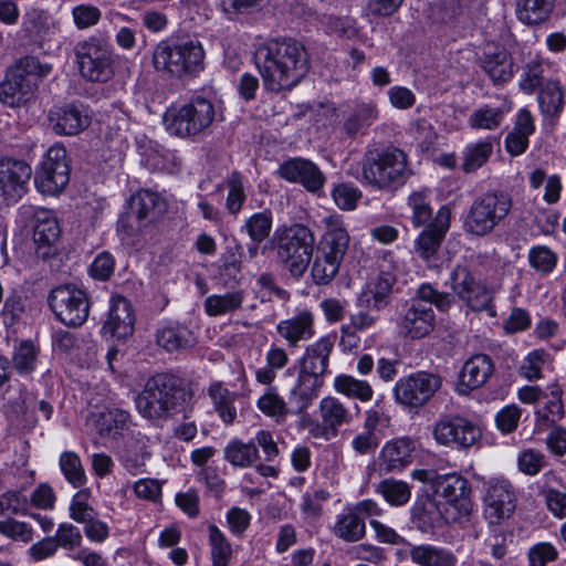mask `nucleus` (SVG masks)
Masks as SVG:
<instances>
[{
	"label": "nucleus",
	"instance_id": "nucleus-1",
	"mask_svg": "<svg viewBox=\"0 0 566 566\" xmlns=\"http://www.w3.org/2000/svg\"><path fill=\"white\" fill-rule=\"evenodd\" d=\"M254 62L264 87L275 93L293 88L310 70L305 46L292 38L266 41L256 49Z\"/></svg>",
	"mask_w": 566,
	"mask_h": 566
},
{
	"label": "nucleus",
	"instance_id": "nucleus-2",
	"mask_svg": "<svg viewBox=\"0 0 566 566\" xmlns=\"http://www.w3.org/2000/svg\"><path fill=\"white\" fill-rule=\"evenodd\" d=\"M336 335H326L305 347L297 360V377L289 392L293 413H303L318 397L328 373Z\"/></svg>",
	"mask_w": 566,
	"mask_h": 566
},
{
	"label": "nucleus",
	"instance_id": "nucleus-3",
	"mask_svg": "<svg viewBox=\"0 0 566 566\" xmlns=\"http://www.w3.org/2000/svg\"><path fill=\"white\" fill-rule=\"evenodd\" d=\"M192 397V391L185 386L181 378L160 373L147 379L134 401L143 418L159 421L185 411Z\"/></svg>",
	"mask_w": 566,
	"mask_h": 566
},
{
	"label": "nucleus",
	"instance_id": "nucleus-4",
	"mask_svg": "<svg viewBox=\"0 0 566 566\" xmlns=\"http://www.w3.org/2000/svg\"><path fill=\"white\" fill-rule=\"evenodd\" d=\"M360 165L361 182L382 192L402 188L413 174L408 155L392 146L367 150Z\"/></svg>",
	"mask_w": 566,
	"mask_h": 566
},
{
	"label": "nucleus",
	"instance_id": "nucleus-5",
	"mask_svg": "<svg viewBox=\"0 0 566 566\" xmlns=\"http://www.w3.org/2000/svg\"><path fill=\"white\" fill-rule=\"evenodd\" d=\"M272 248L277 262L294 277H301L313 258L315 234L302 223L280 226L275 229Z\"/></svg>",
	"mask_w": 566,
	"mask_h": 566
},
{
	"label": "nucleus",
	"instance_id": "nucleus-6",
	"mask_svg": "<svg viewBox=\"0 0 566 566\" xmlns=\"http://www.w3.org/2000/svg\"><path fill=\"white\" fill-rule=\"evenodd\" d=\"M512 208L510 193L489 190L472 201L463 220V230L476 238L486 237L505 221Z\"/></svg>",
	"mask_w": 566,
	"mask_h": 566
},
{
	"label": "nucleus",
	"instance_id": "nucleus-7",
	"mask_svg": "<svg viewBox=\"0 0 566 566\" xmlns=\"http://www.w3.org/2000/svg\"><path fill=\"white\" fill-rule=\"evenodd\" d=\"M203 59L202 45L192 40H163L153 53L154 67L178 78L200 72Z\"/></svg>",
	"mask_w": 566,
	"mask_h": 566
},
{
	"label": "nucleus",
	"instance_id": "nucleus-8",
	"mask_svg": "<svg viewBox=\"0 0 566 566\" xmlns=\"http://www.w3.org/2000/svg\"><path fill=\"white\" fill-rule=\"evenodd\" d=\"M216 115L213 103L196 95L182 105L169 107L164 114V124L171 135L195 138L210 129Z\"/></svg>",
	"mask_w": 566,
	"mask_h": 566
},
{
	"label": "nucleus",
	"instance_id": "nucleus-9",
	"mask_svg": "<svg viewBox=\"0 0 566 566\" xmlns=\"http://www.w3.org/2000/svg\"><path fill=\"white\" fill-rule=\"evenodd\" d=\"M78 71L90 82L106 83L114 76V53L106 42L91 36L74 48Z\"/></svg>",
	"mask_w": 566,
	"mask_h": 566
},
{
	"label": "nucleus",
	"instance_id": "nucleus-10",
	"mask_svg": "<svg viewBox=\"0 0 566 566\" xmlns=\"http://www.w3.org/2000/svg\"><path fill=\"white\" fill-rule=\"evenodd\" d=\"M70 160L65 147L52 145L44 154L34 171V185L45 196H57L70 181Z\"/></svg>",
	"mask_w": 566,
	"mask_h": 566
},
{
	"label": "nucleus",
	"instance_id": "nucleus-11",
	"mask_svg": "<svg viewBox=\"0 0 566 566\" xmlns=\"http://www.w3.org/2000/svg\"><path fill=\"white\" fill-rule=\"evenodd\" d=\"M432 437L437 444L461 451L473 447L481 439L482 431L473 421L447 413L433 423Z\"/></svg>",
	"mask_w": 566,
	"mask_h": 566
},
{
	"label": "nucleus",
	"instance_id": "nucleus-12",
	"mask_svg": "<svg viewBox=\"0 0 566 566\" xmlns=\"http://www.w3.org/2000/svg\"><path fill=\"white\" fill-rule=\"evenodd\" d=\"M442 379L440 376L417 371L401 377L394 387L395 401L408 409L423 407L441 388Z\"/></svg>",
	"mask_w": 566,
	"mask_h": 566
},
{
	"label": "nucleus",
	"instance_id": "nucleus-13",
	"mask_svg": "<svg viewBox=\"0 0 566 566\" xmlns=\"http://www.w3.org/2000/svg\"><path fill=\"white\" fill-rule=\"evenodd\" d=\"M32 175V167L24 159L1 157L0 206L10 207L18 203L27 195Z\"/></svg>",
	"mask_w": 566,
	"mask_h": 566
},
{
	"label": "nucleus",
	"instance_id": "nucleus-14",
	"mask_svg": "<svg viewBox=\"0 0 566 566\" xmlns=\"http://www.w3.org/2000/svg\"><path fill=\"white\" fill-rule=\"evenodd\" d=\"M49 305L55 316L66 326L78 327L88 317L87 295L73 285H62L52 290Z\"/></svg>",
	"mask_w": 566,
	"mask_h": 566
},
{
	"label": "nucleus",
	"instance_id": "nucleus-15",
	"mask_svg": "<svg viewBox=\"0 0 566 566\" xmlns=\"http://www.w3.org/2000/svg\"><path fill=\"white\" fill-rule=\"evenodd\" d=\"M516 491L505 478H490L484 483V517L490 524L496 525L510 518L516 509Z\"/></svg>",
	"mask_w": 566,
	"mask_h": 566
},
{
	"label": "nucleus",
	"instance_id": "nucleus-16",
	"mask_svg": "<svg viewBox=\"0 0 566 566\" xmlns=\"http://www.w3.org/2000/svg\"><path fill=\"white\" fill-rule=\"evenodd\" d=\"M431 489L434 497L442 499L444 502L441 504L449 507L458 521L471 513V485L461 474H436L431 480Z\"/></svg>",
	"mask_w": 566,
	"mask_h": 566
},
{
	"label": "nucleus",
	"instance_id": "nucleus-17",
	"mask_svg": "<svg viewBox=\"0 0 566 566\" xmlns=\"http://www.w3.org/2000/svg\"><path fill=\"white\" fill-rule=\"evenodd\" d=\"M453 293L473 311L484 310L491 302L490 291L478 281L467 265L458 264L450 273Z\"/></svg>",
	"mask_w": 566,
	"mask_h": 566
},
{
	"label": "nucleus",
	"instance_id": "nucleus-18",
	"mask_svg": "<svg viewBox=\"0 0 566 566\" xmlns=\"http://www.w3.org/2000/svg\"><path fill=\"white\" fill-rule=\"evenodd\" d=\"M411 522L421 532H431L444 524L458 522L449 507L430 494L418 495L411 507Z\"/></svg>",
	"mask_w": 566,
	"mask_h": 566
},
{
	"label": "nucleus",
	"instance_id": "nucleus-19",
	"mask_svg": "<svg viewBox=\"0 0 566 566\" xmlns=\"http://www.w3.org/2000/svg\"><path fill=\"white\" fill-rule=\"evenodd\" d=\"M88 494L77 492L70 503V517L76 523L83 524L86 538L93 543H104L109 536V526L99 518L98 512L88 504Z\"/></svg>",
	"mask_w": 566,
	"mask_h": 566
},
{
	"label": "nucleus",
	"instance_id": "nucleus-20",
	"mask_svg": "<svg viewBox=\"0 0 566 566\" xmlns=\"http://www.w3.org/2000/svg\"><path fill=\"white\" fill-rule=\"evenodd\" d=\"M479 65L494 86H502L510 82L515 73L514 61L510 52L494 44L484 46L479 57Z\"/></svg>",
	"mask_w": 566,
	"mask_h": 566
},
{
	"label": "nucleus",
	"instance_id": "nucleus-21",
	"mask_svg": "<svg viewBox=\"0 0 566 566\" xmlns=\"http://www.w3.org/2000/svg\"><path fill=\"white\" fill-rule=\"evenodd\" d=\"M53 130L62 136H75L91 124L88 107L82 103H70L50 112Z\"/></svg>",
	"mask_w": 566,
	"mask_h": 566
},
{
	"label": "nucleus",
	"instance_id": "nucleus-22",
	"mask_svg": "<svg viewBox=\"0 0 566 566\" xmlns=\"http://www.w3.org/2000/svg\"><path fill=\"white\" fill-rule=\"evenodd\" d=\"M398 325L405 336L412 339L422 338L433 329V310L428 304L410 301L406 303L399 316Z\"/></svg>",
	"mask_w": 566,
	"mask_h": 566
},
{
	"label": "nucleus",
	"instance_id": "nucleus-23",
	"mask_svg": "<svg viewBox=\"0 0 566 566\" xmlns=\"http://www.w3.org/2000/svg\"><path fill=\"white\" fill-rule=\"evenodd\" d=\"M277 174L281 178L301 184L307 191L317 192L325 184L321 169L311 160L292 158L280 165Z\"/></svg>",
	"mask_w": 566,
	"mask_h": 566
},
{
	"label": "nucleus",
	"instance_id": "nucleus-24",
	"mask_svg": "<svg viewBox=\"0 0 566 566\" xmlns=\"http://www.w3.org/2000/svg\"><path fill=\"white\" fill-rule=\"evenodd\" d=\"M135 313L130 302L120 294H114L109 300L107 319L103 331L117 339H125L133 335Z\"/></svg>",
	"mask_w": 566,
	"mask_h": 566
},
{
	"label": "nucleus",
	"instance_id": "nucleus-25",
	"mask_svg": "<svg viewBox=\"0 0 566 566\" xmlns=\"http://www.w3.org/2000/svg\"><path fill=\"white\" fill-rule=\"evenodd\" d=\"M61 228L54 211L38 209L33 214V239L36 244L35 253L41 258H48L51 249L59 241Z\"/></svg>",
	"mask_w": 566,
	"mask_h": 566
},
{
	"label": "nucleus",
	"instance_id": "nucleus-26",
	"mask_svg": "<svg viewBox=\"0 0 566 566\" xmlns=\"http://www.w3.org/2000/svg\"><path fill=\"white\" fill-rule=\"evenodd\" d=\"M276 333L286 342L289 348H297L300 343L308 342L315 335L314 314L302 310L276 324Z\"/></svg>",
	"mask_w": 566,
	"mask_h": 566
},
{
	"label": "nucleus",
	"instance_id": "nucleus-27",
	"mask_svg": "<svg viewBox=\"0 0 566 566\" xmlns=\"http://www.w3.org/2000/svg\"><path fill=\"white\" fill-rule=\"evenodd\" d=\"M416 443L409 437L387 441L379 454V464L386 473L401 472L413 460Z\"/></svg>",
	"mask_w": 566,
	"mask_h": 566
},
{
	"label": "nucleus",
	"instance_id": "nucleus-28",
	"mask_svg": "<svg viewBox=\"0 0 566 566\" xmlns=\"http://www.w3.org/2000/svg\"><path fill=\"white\" fill-rule=\"evenodd\" d=\"M322 223L325 231L317 251L343 261L349 245V234L342 216H326L322 219Z\"/></svg>",
	"mask_w": 566,
	"mask_h": 566
},
{
	"label": "nucleus",
	"instance_id": "nucleus-29",
	"mask_svg": "<svg viewBox=\"0 0 566 566\" xmlns=\"http://www.w3.org/2000/svg\"><path fill=\"white\" fill-rule=\"evenodd\" d=\"M397 282L394 271L379 270V273L371 279L358 298L359 306H369L380 312L390 303L392 287Z\"/></svg>",
	"mask_w": 566,
	"mask_h": 566
},
{
	"label": "nucleus",
	"instance_id": "nucleus-30",
	"mask_svg": "<svg viewBox=\"0 0 566 566\" xmlns=\"http://www.w3.org/2000/svg\"><path fill=\"white\" fill-rule=\"evenodd\" d=\"M494 373V365L486 354H476L470 357L460 373L459 391L467 394L484 386Z\"/></svg>",
	"mask_w": 566,
	"mask_h": 566
},
{
	"label": "nucleus",
	"instance_id": "nucleus-31",
	"mask_svg": "<svg viewBox=\"0 0 566 566\" xmlns=\"http://www.w3.org/2000/svg\"><path fill=\"white\" fill-rule=\"evenodd\" d=\"M318 415L322 430L327 437L337 436L340 427L347 426L353 421V416L346 405L333 396L321 399Z\"/></svg>",
	"mask_w": 566,
	"mask_h": 566
},
{
	"label": "nucleus",
	"instance_id": "nucleus-32",
	"mask_svg": "<svg viewBox=\"0 0 566 566\" xmlns=\"http://www.w3.org/2000/svg\"><path fill=\"white\" fill-rule=\"evenodd\" d=\"M448 229L449 218L446 213L439 211L434 221L416 240V253L427 261L433 258L438 253Z\"/></svg>",
	"mask_w": 566,
	"mask_h": 566
},
{
	"label": "nucleus",
	"instance_id": "nucleus-33",
	"mask_svg": "<svg viewBox=\"0 0 566 566\" xmlns=\"http://www.w3.org/2000/svg\"><path fill=\"white\" fill-rule=\"evenodd\" d=\"M34 91L33 83L23 82L21 75L9 71L0 83V103L11 108L21 107L32 98Z\"/></svg>",
	"mask_w": 566,
	"mask_h": 566
},
{
	"label": "nucleus",
	"instance_id": "nucleus-34",
	"mask_svg": "<svg viewBox=\"0 0 566 566\" xmlns=\"http://www.w3.org/2000/svg\"><path fill=\"white\" fill-rule=\"evenodd\" d=\"M148 438L138 433L129 438L118 453V460L132 474L143 472L146 461L150 457L148 451Z\"/></svg>",
	"mask_w": 566,
	"mask_h": 566
},
{
	"label": "nucleus",
	"instance_id": "nucleus-35",
	"mask_svg": "<svg viewBox=\"0 0 566 566\" xmlns=\"http://www.w3.org/2000/svg\"><path fill=\"white\" fill-rule=\"evenodd\" d=\"M379 111L373 102H361L355 105L343 123V129L349 138L365 135L368 128L378 119Z\"/></svg>",
	"mask_w": 566,
	"mask_h": 566
},
{
	"label": "nucleus",
	"instance_id": "nucleus-36",
	"mask_svg": "<svg viewBox=\"0 0 566 566\" xmlns=\"http://www.w3.org/2000/svg\"><path fill=\"white\" fill-rule=\"evenodd\" d=\"M166 210L165 200L151 190H140L130 198L129 218L137 221L154 220Z\"/></svg>",
	"mask_w": 566,
	"mask_h": 566
},
{
	"label": "nucleus",
	"instance_id": "nucleus-37",
	"mask_svg": "<svg viewBox=\"0 0 566 566\" xmlns=\"http://www.w3.org/2000/svg\"><path fill=\"white\" fill-rule=\"evenodd\" d=\"M242 247L235 244L229 248L221 258V265L219 266L217 279L220 284L226 289H232L240 282L242 271Z\"/></svg>",
	"mask_w": 566,
	"mask_h": 566
},
{
	"label": "nucleus",
	"instance_id": "nucleus-38",
	"mask_svg": "<svg viewBox=\"0 0 566 566\" xmlns=\"http://www.w3.org/2000/svg\"><path fill=\"white\" fill-rule=\"evenodd\" d=\"M556 0H517L516 13L521 22L535 25L546 22Z\"/></svg>",
	"mask_w": 566,
	"mask_h": 566
},
{
	"label": "nucleus",
	"instance_id": "nucleus-39",
	"mask_svg": "<svg viewBox=\"0 0 566 566\" xmlns=\"http://www.w3.org/2000/svg\"><path fill=\"white\" fill-rule=\"evenodd\" d=\"M333 387L337 394L361 402H368L374 397V389L367 380L357 379L347 374L337 375Z\"/></svg>",
	"mask_w": 566,
	"mask_h": 566
},
{
	"label": "nucleus",
	"instance_id": "nucleus-40",
	"mask_svg": "<svg viewBox=\"0 0 566 566\" xmlns=\"http://www.w3.org/2000/svg\"><path fill=\"white\" fill-rule=\"evenodd\" d=\"M243 300L244 293L241 290L227 292L224 294H212L205 300L203 307L209 316H222L240 310Z\"/></svg>",
	"mask_w": 566,
	"mask_h": 566
},
{
	"label": "nucleus",
	"instance_id": "nucleus-41",
	"mask_svg": "<svg viewBox=\"0 0 566 566\" xmlns=\"http://www.w3.org/2000/svg\"><path fill=\"white\" fill-rule=\"evenodd\" d=\"M208 394L220 419L226 424L233 423L237 418V408L234 407L237 394L231 392L221 382L211 384Z\"/></svg>",
	"mask_w": 566,
	"mask_h": 566
},
{
	"label": "nucleus",
	"instance_id": "nucleus-42",
	"mask_svg": "<svg viewBox=\"0 0 566 566\" xmlns=\"http://www.w3.org/2000/svg\"><path fill=\"white\" fill-rule=\"evenodd\" d=\"M538 106L545 117L557 118L564 107V93L557 81H547L538 91Z\"/></svg>",
	"mask_w": 566,
	"mask_h": 566
},
{
	"label": "nucleus",
	"instance_id": "nucleus-43",
	"mask_svg": "<svg viewBox=\"0 0 566 566\" xmlns=\"http://www.w3.org/2000/svg\"><path fill=\"white\" fill-rule=\"evenodd\" d=\"M410 558L420 566H455L457 557L449 551L431 545L413 546Z\"/></svg>",
	"mask_w": 566,
	"mask_h": 566
},
{
	"label": "nucleus",
	"instance_id": "nucleus-44",
	"mask_svg": "<svg viewBox=\"0 0 566 566\" xmlns=\"http://www.w3.org/2000/svg\"><path fill=\"white\" fill-rule=\"evenodd\" d=\"M224 459L233 467L249 468L259 459V450L254 441L243 442L240 439L231 440L224 448Z\"/></svg>",
	"mask_w": 566,
	"mask_h": 566
},
{
	"label": "nucleus",
	"instance_id": "nucleus-45",
	"mask_svg": "<svg viewBox=\"0 0 566 566\" xmlns=\"http://www.w3.org/2000/svg\"><path fill=\"white\" fill-rule=\"evenodd\" d=\"M256 407L262 413L274 419L277 423L285 421L287 415H294L293 410L295 409L292 405L290 408L273 387H269L258 399Z\"/></svg>",
	"mask_w": 566,
	"mask_h": 566
},
{
	"label": "nucleus",
	"instance_id": "nucleus-46",
	"mask_svg": "<svg viewBox=\"0 0 566 566\" xmlns=\"http://www.w3.org/2000/svg\"><path fill=\"white\" fill-rule=\"evenodd\" d=\"M156 340L168 352L186 349L192 345L191 332L181 325L165 326L158 329Z\"/></svg>",
	"mask_w": 566,
	"mask_h": 566
},
{
	"label": "nucleus",
	"instance_id": "nucleus-47",
	"mask_svg": "<svg viewBox=\"0 0 566 566\" xmlns=\"http://www.w3.org/2000/svg\"><path fill=\"white\" fill-rule=\"evenodd\" d=\"M375 492L384 497L391 506H402L407 504L411 497L410 485L394 478L381 480L375 485Z\"/></svg>",
	"mask_w": 566,
	"mask_h": 566
},
{
	"label": "nucleus",
	"instance_id": "nucleus-48",
	"mask_svg": "<svg viewBox=\"0 0 566 566\" xmlns=\"http://www.w3.org/2000/svg\"><path fill=\"white\" fill-rule=\"evenodd\" d=\"M493 153V143L490 138L469 144L463 150L462 170L471 174L481 168Z\"/></svg>",
	"mask_w": 566,
	"mask_h": 566
},
{
	"label": "nucleus",
	"instance_id": "nucleus-49",
	"mask_svg": "<svg viewBox=\"0 0 566 566\" xmlns=\"http://www.w3.org/2000/svg\"><path fill=\"white\" fill-rule=\"evenodd\" d=\"M365 522L357 511L339 515L334 527L335 534L347 542L359 541L365 535Z\"/></svg>",
	"mask_w": 566,
	"mask_h": 566
},
{
	"label": "nucleus",
	"instance_id": "nucleus-50",
	"mask_svg": "<svg viewBox=\"0 0 566 566\" xmlns=\"http://www.w3.org/2000/svg\"><path fill=\"white\" fill-rule=\"evenodd\" d=\"M208 531L213 566H228L232 557L230 542L217 525H209Z\"/></svg>",
	"mask_w": 566,
	"mask_h": 566
},
{
	"label": "nucleus",
	"instance_id": "nucleus-51",
	"mask_svg": "<svg viewBox=\"0 0 566 566\" xmlns=\"http://www.w3.org/2000/svg\"><path fill=\"white\" fill-rule=\"evenodd\" d=\"M342 260L317 251L312 265L313 281L318 285L328 284L338 273Z\"/></svg>",
	"mask_w": 566,
	"mask_h": 566
},
{
	"label": "nucleus",
	"instance_id": "nucleus-52",
	"mask_svg": "<svg viewBox=\"0 0 566 566\" xmlns=\"http://www.w3.org/2000/svg\"><path fill=\"white\" fill-rule=\"evenodd\" d=\"M224 185L228 189L226 208L230 214L237 216L247 200L243 178L240 172L232 171L227 176Z\"/></svg>",
	"mask_w": 566,
	"mask_h": 566
},
{
	"label": "nucleus",
	"instance_id": "nucleus-53",
	"mask_svg": "<svg viewBox=\"0 0 566 566\" xmlns=\"http://www.w3.org/2000/svg\"><path fill=\"white\" fill-rule=\"evenodd\" d=\"M546 66L547 64L538 57L526 62L521 74L520 88L526 94H532L537 88L539 90L544 85L543 74Z\"/></svg>",
	"mask_w": 566,
	"mask_h": 566
},
{
	"label": "nucleus",
	"instance_id": "nucleus-54",
	"mask_svg": "<svg viewBox=\"0 0 566 566\" xmlns=\"http://www.w3.org/2000/svg\"><path fill=\"white\" fill-rule=\"evenodd\" d=\"M51 71L49 65H41L34 56H24L20 59L10 70L14 75H21L23 82L30 81L36 88L40 78L46 76Z\"/></svg>",
	"mask_w": 566,
	"mask_h": 566
},
{
	"label": "nucleus",
	"instance_id": "nucleus-55",
	"mask_svg": "<svg viewBox=\"0 0 566 566\" xmlns=\"http://www.w3.org/2000/svg\"><path fill=\"white\" fill-rule=\"evenodd\" d=\"M129 424L130 413L124 409L113 408L101 415L98 420V430L103 436H111L118 431L128 429Z\"/></svg>",
	"mask_w": 566,
	"mask_h": 566
},
{
	"label": "nucleus",
	"instance_id": "nucleus-56",
	"mask_svg": "<svg viewBox=\"0 0 566 566\" xmlns=\"http://www.w3.org/2000/svg\"><path fill=\"white\" fill-rule=\"evenodd\" d=\"M60 468L67 482L74 488H80L86 482L84 468L75 452H63L60 455Z\"/></svg>",
	"mask_w": 566,
	"mask_h": 566
},
{
	"label": "nucleus",
	"instance_id": "nucleus-57",
	"mask_svg": "<svg viewBox=\"0 0 566 566\" xmlns=\"http://www.w3.org/2000/svg\"><path fill=\"white\" fill-rule=\"evenodd\" d=\"M272 229V216L269 211L255 212L249 217L241 230L244 231L250 240L264 241Z\"/></svg>",
	"mask_w": 566,
	"mask_h": 566
},
{
	"label": "nucleus",
	"instance_id": "nucleus-58",
	"mask_svg": "<svg viewBox=\"0 0 566 566\" xmlns=\"http://www.w3.org/2000/svg\"><path fill=\"white\" fill-rule=\"evenodd\" d=\"M502 120L503 111L501 108L484 105L473 112L469 124L476 129H494L500 126Z\"/></svg>",
	"mask_w": 566,
	"mask_h": 566
},
{
	"label": "nucleus",
	"instance_id": "nucleus-59",
	"mask_svg": "<svg viewBox=\"0 0 566 566\" xmlns=\"http://www.w3.org/2000/svg\"><path fill=\"white\" fill-rule=\"evenodd\" d=\"M38 350L32 342L24 340L15 349L13 355L14 369L20 375H27L34 370Z\"/></svg>",
	"mask_w": 566,
	"mask_h": 566
},
{
	"label": "nucleus",
	"instance_id": "nucleus-60",
	"mask_svg": "<svg viewBox=\"0 0 566 566\" xmlns=\"http://www.w3.org/2000/svg\"><path fill=\"white\" fill-rule=\"evenodd\" d=\"M412 213V223L415 227L426 224L432 218V209L428 197L423 192H413L408 197L407 202Z\"/></svg>",
	"mask_w": 566,
	"mask_h": 566
},
{
	"label": "nucleus",
	"instance_id": "nucleus-61",
	"mask_svg": "<svg viewBox=\"0 0 566 566\" xmlns=\"http://www.w3.org/2000/svg\"><path fill=\"white\" fill-rule=\"evenodd\" d=\"M390 426V417L386 413L380 400H377L364 412V429L377 434Z\"/></svg>",
	"mask_w": 566,
	"mask_h": 566
},
{
	"label": "nucleus",
	"instance_id": "nucleus-62",
	"mask_svg": "<svg viewBox=\"0 0 566 566\" xmlns=\"http://www.w3.org/2000/svg\"><path fill=\"white\" fill-rule=\"evenodd\" d=\"M551 397L547 396L542 410L536 413L545 421L555 423L564 416V406L562 402V389L557 385L549 387Z\"/></svg>",
	"mask_w": 566,
	"mask_h": 566
},
{
	"label": "nucleus",
	"instance_id": "nucleus-63",
	"mask_svg": "<svg viewBox=\"0 0 566 566\" xmlns=\"http://www.w3.org/2000/svg\"><path fill=\"white\" fill-rule=\"evenodd\" d=\"M55 542L59 547L73 552L81 549L83 536L80 528L71 523H61L55 533Z\"/></svg>",
	"mask_w": 566,
	"mask_h": 566
},
{
	"label": "nucleus",
	"instance_id": "nucleus-64",
	"mask_svg": "<svg viewBox=\"0 0 566 566\" xmlns=\"http://www.w3.org/2000/svg\"><path fill=\"white\" fill-rule=\"evenodd\" d=\"M0 534L13 541L29 543L33 539V528L25 522L12 517L0 521Z\"/></svg>",
	"mask_w": 566,
	"mask_h": 566
}]
</instances>
